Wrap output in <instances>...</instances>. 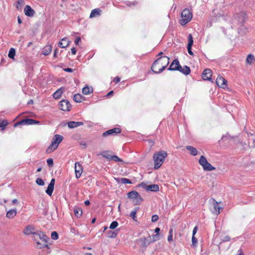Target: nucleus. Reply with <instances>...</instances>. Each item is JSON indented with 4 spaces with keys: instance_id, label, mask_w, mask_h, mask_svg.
Returning <instances> with one entry per match:
<instances>
[{
    "instance_id": "49530a36",
    "label": "nucleus",
    "mask_w": 255,
    "mask_h": 255,
    "mask_svg": "<svg viewBox=\"0 0 255 255\" xmlns=\"http://www.w3.org/2000/svg\"><path fill=\"white\" fill-rule=\"evenodd\" d=\"M148 185H147L144 182H141V183H140L138 186L139 187H141L143 189H144L145 190H146V191H147V187H148Z\"/></svg>"
},
{
    "instance_id": "6ab92c4d",
    "label": "nucleus",
    "mask_w": 255,
    "mask_h": 255,
    "mask_svg": "<svg viewBox=\"0 0 255 255\" xmlns=\"http://www.w3.org/2000/svg\"><path fill=\"white\" fill-rule=\"evenodd\" d=\"M24 13L28 16H33L34 14V10L28 5L25 6L24 9Z\"/></svg>"
},
{
    "instance_id": "338daca9",
    "label": "nucleus",
    "mask_w": 255,
    "mask_h": 255,
    "mask_svg": "<svg viewBox=\"0 0 255 255\" xmlns=\"http://www.w3.org/2000/svg\"><path fill=\"white\" fill-rule=\"evenodd\" d=\"M159 231H160V229L159 228H156L155 229V232L157 234H158V233H159Z\"/></svg>"
},
{
    "instance_id": "13d9d810",
    "label": "nucleus",
    "mask_w": 255,
    "mask_h": 255,
    "mask_svg": "<svg viewBox=\"0 0 255 255\" xmlns=\"http://www.w3.org/2000/svg\"><path fill=\"white\" fill-rule=\"evenodd\" d=\"M64 70L67 72H72L73 71V70L70 68H67L64 69Z\"/></svg>"
},
{
    "instance_id": "052dcab7",
    "label": "nucleus",
    "mask_w": 255,
    "mask_h": 255,
    "mask_svg": "<svg viewBox=\"0 0 255 255\" xmlns=\"http://www.w3.org/2000/svg\"><path fill=\"white\" fill-rule=\"evenodd\" d=\"M230 240V238L229 236L225 237V239H224V241L227 242L229 241Z\"/></svg>"
},
{
    "instance_id": "9b49d317",
    "label": "nucleus",
    "mask_w": 255,
    "mask_h": 255,
    "mask_svg": "<svg viewBox=\"0 0 255 255\" xmlns=\"http://www.w3.org/2000/svg\"><path fill=\"white\" fill-rule=\"evenodd\" d=\"M75 172L76 178L79 179L83 172V167L78 162L75 164Z\"/></svg>"
},
{
    "instance_id": "cd10ccee",
    "label": "nucleus",
    "mask_w": 255,
    "mask_h": 255,
    "mask_svg": "<svg viewBox=\"0 0 255 255\" xmlns=\"http://www.w3.org/2000/svg\"><path fill=\"white\" fill-rule=\"evenodd\" d=\"M93 89L87 86L82 89V93L84 95H88L93 92Z\"/></svg>"
},
{
    "instance_id": "7ed1b4c3",
    "label": "nucleus",
    "mask_w": 255,
    "mask_h": 255,
    "mask_svg": "<svg viewBox=\"0 0 255 255\" xmlns=\"http://www.w3.org/2000/svg\"><path fill=\"white\" fill-rule=\"evenodd\" d=\"M167 156V153L164 150H161L154 153L153 156L154 163V168L155 169H158L162 165Z\"/></svg>"
},
{
    "instance_id": "9d476101",
    "label": "nucleus",
    "mask_w": 255,
    "mask_h": 255,
    "mask_svg": "<svg viewBox=\"0 0 255 255\" xmlns=\"http://www.w3.org/2000/svg\"><path fill=\"white\" fill-rule=\"evenodd\" d=\"M122 129L119 128H115L112 129H109L103 132L102 134V136L103 137H106L108 135H115L117 133H119L121 132Z\"/></svg>"
},
{
    "instance_id": "ddd939ff",
    "label": "nucleus",
    "mask_w": 255,
    "mask_h": 255,
    "mask_svg": "<svg viewBox=\"0 0 255 255\" xmlns=\"http://www.w3.org/2000/svg\"><path fill=\"white\" fill-rule=\"evenodd\" d=\"M36 232L34 226L32 225L27 226L23 231L24 234L26 235H32L33 236H34V234H36Z\"/></svg>"
},
{
    "instance_id": "09e8293b",
    "label": "nucleus",
    "mask_w": 255,
    "mask_h": 255,
    "mask_svg": "<svg viewBox=\"0 0 255 255\" xmlns=\"http://www.w3.org/2000/svg\"><path fill=\"white\" fill-rule=\"evenodd\" d=\"M197 243V239L194 236H192V244L193 246H196Z\"/></svg>"
},
{
    "instance_id": "603ef678",
    "label": "nucleus",
    "mask_w": 255,
    "mask_h": 255,
    "mask_svg": "<svg viewBox=\"0 0 255 255\" xmlns=\"http://www.w3.org/2000/svg\"><path fill=\"white\" fill-rule=\"evenodd\" d=\"M121 79L119 77H116L113 79V82L116 84H118L120 82Z\"/></svg>"
},
{
    "instance_id": "f03ea898",
    "label": "nucleus",
    "mask_w": 255,
    "mask_h": 255,
    "mask_svg": "<svg viewBox=\"0 0 255 255\" xmlns=\"http://www.w3.org/2000/svg\"><path fill=\"white\" fill-rule=\"evenodd\" d=\"M33 239L36 244V248L42 249L45 247H48V240L49 238L41 231H37L36 234H34Z\"/></svg>"
},
{
    "instance_id": "f257e3e1",
    "label": "nucleus",
    "mask_w": 255,
    "mask_h": 255,
    "mask_svg": "<svg viewBox=\"0 0 255 255\" xmlns=\"http://www.w3.org/2000/svg\"><path fill=\"white\" fill-rule=\"evenodd\" d=\"M169 63V58L167 56H160L153 63L151 69L154 73H160L167 67Z\"/></svg>"
},
{
    "instance_id": "f704fd0d",
    "label": "nucleus",
    "mask_w": 255,
    "mask_h": 255,
    "mask_svg": "<svg viewBox=\"0 0 255 255\" xmlns=\"http://www.w3.org/2000/svg\"><path fill=\"white\" fill-rule=\"evenodd\" d=\"M137 195H138V193L135 191H132L128 193V197L129 198L134 199Z\"/></svg>"
},
{
    "instance_id": "4c0bfd02",
    "label": "nucleus",
    "mask_w": 255,
    "mask_h": 255,
    "mask_svg": "<svg viewBox=\"0 0 255 255\" xmlns=\"http://www.w3.org/2000/svg\"><path fill=\"white\" fill-rule=\"evenodd\" d=\"M15 54V50L13 48H11L8 54V57L11 59H13Z\"/></svg>"
},
{
    "instance_id": "0e129e2a",
    "label": "nucleus",
    "mask_w": 255,
    "mask_h": 255,
    "mask_svg": "<svg viewBox=\"0 0 255 255\" xmlns=\"http://www.w3.org/2000/svg\"><path fill=\"white\" fill-rule=\"evenodd\" d=\"M57 51H58V49H57L54 50V54H53L54 57H56L57 56Z\"/></svg>"
},
{
    "instance_id": "aec40b11",
    "label": "nucleus",
    "mask_w": 255,
    "mask_h": 255,
    "mask_svg": "<svg viewBox=\"0 0 255 255\" xmlns=\"http://www.w3.org/2000/svg\"><path fill=\"white\" fill-rule=\"evenodd\" d=\"M16 209L9 210L6 214V217L8 219H12L16 216Z\"/></svg>"
},
{
    "instance_id": "69168bd1",
    "label": "nucleus",
    "mask_w": 255,
    "mask_h": 255,
    "mask_svg": "<svg viewBox=\"0 0 255 255\" xmlns=\"http://www.w3.org/2000/svg\"><path fill=\"white\" fill-rule=\"evenodd\" d=\"M90 204V201L89 200H86V201H85V204L86 206L89 205Z\"/></svg>"
},
{
    "instance_id": "bb28decb",
    "label": "nucleus",
    "mask_w": 255,
    "mask_h": 255,
    "mask_svg": "<svg viewBox=\"0 0 255 255\" xmlns=\"http://www.w3.org/2000/svg\"><path fill=\"white\" fill-rule=\"evenodd\" d=\"M84 99V97L80 94H76L74 95L73 100L77 103L81 102Z\"/></svg>"
},
{
    "instance_id": "6e6552de",
    "label": "nucleus",
    "mask_w": 255,
    "mask_h": 255,
    "mask_svg": "<svg viewBox=\"0 0 255 255\" xmlns=\"http://www.w3.org/2000/svg\"><path fill=\"white\" fill-rule=\"evenodd\" d=\"M59 108L63 111H69L71 108V104L67 100H62L60 102Z\"/></svg>"
},
{
    "instance_id": "5fc2aeb1",
    "label": "nucleus",
    "mask_w": 255,
    "mask_h": 255,
    "mask_svg": "<svg viewBox=\"0 0 255 255\" xmlns=\"http://www.w3.org/2000/svg\"><path fill=\"white\" fill-rule=\"evenodd\" d=\"M103 156L104 157L106 158L107 159L111 160V157H112V155H111L109 154L108 153H106L105 154H104Z\"/></svg>"
},
{
    "instance_id": "680f3d73",
    "label": "nucleus",
    "mask_w": 255,
    "mask_h": 255,
    "mask_svg": "<svg viewBox=\"0 0 255 255\" xmlns=\"http://www.w3.org/2000/svg\"><path fill=\"white\" fill-rule=\"evenodd\" d=\"M113 93H114V92H113V91H110V92H109V93L107 94V97H110V96L113 95Z\"/></svg>"
},
{
    "instance_id": "6e6d98bb",
    "label": "nucleus",
    "mask_w": 255,
    "mask_h": 255,
    "mask_svg": "<svg viewBox=\"0 0 255 255\" xmlns=\"http://www.w3.org/2000/svg\"><path fill=\"white\" fill-rule=\"evenodd\" d=\"M197 230H198V227L197 226H195L194 229H193V235L192 236H195V235L197 233Z\"/></svg>"
},
{
    "instance_id": "a211bd4d",
    "label": "nucleus",
    "mask_w": 255,
    "mask_h": 255,
    "mask_svg": "<svg viewBox=\"0 0 255 255\" xmlns=\"http://www.w3.org/2000/svg\"><path fill=\"white\" fill-rule=\"evenodd\" d=\"M70 41L67 37L62 38L59 42L58 46L61 48H66L70 44Z\"/></svg>"
},
{
    "instance_id": "412c9836",
    "label": "nucleus",
    "mask_w": 255,
    "mask_h": 255,
    "mask_svg": "<svg viewBox=\"0 0 255 255\" xmlns=\"http://www.w3.org/2000/svg\"><path fill=\"white\" fill-rule=\"evenodd\" d=\"M83 125V123L82 122H80L71 121V122H69V123H68V126L70 128H76L77 127L82 126Z\"/></svg>"
},
{
    "instance_id": "7c9ffc66",
    "label": "nucleus",
    "mask_w": 255,
    "mask_h": 255,
    "mask_svg": "<svg viewBox=\"0 0 255 255\" xmlns=\"http://www.w3.org/2000/svg\"><path fill=\"white\" fill-rule=\"evenodd\" d=\"M180 72L185 75H188L190 73L191 70L189 67L187 66H184L182 67V70H180Z\"/></svg>"
},
{
    "instance_id": "4be33fe9",
    "label": "nucleus",
    "mask_w": 255,
    "mask_h": 255,
    "mask_svg": "<svg viewBox=\"0 0 255 255\" xmlns=\"http://www.w3.org/2000/svg\"><path fill=\"white\" fill-rule=\"evenodd\" d=\"M64 91V88H60L57 90L53 94V97L55 99H59L62 94V93Z\"/></svg>"
},
{
    "instance_id": "473e14b6",
    "label": "nucleus",
    "mask_w": 255,
    "mask_h": 255,
    "mask_svg": "<svg viewBox=\"0 0 255 255\" xmlns=\"http://www.w3.org/2000/svg\"><path fill=\"white\" fill-rule=\"evenodd\" d=\"M74 214H75V215L79 218V217H80L82 215V210L81 208H78V207H76V208H74Z\"/></svg>"
},
{
    "instance_id": "f3484780",
    "label": "nucleus",
    "mask_w": 255,
    "mask_h": 255,
    "mask_svg": "<svg viewBox=\"0 0 255 255\" xmlns=\"http://www.w3.org/2000/svg\"><path fill=\"white\" fill-rule=\"evenodd\" d=\"M180 63L179 61L177 59H174L171 63L170 67L168 68V70L170 71H176L177 69H178L179 66L180 65Z\"/></svg>"
},
{
    "instance_id": "8fccbe9b",
    "label": "nucleus",
    "mask_w": 255,
    "mask_h": 255,
    "mask_svg": "<svg viewBox=\"0 0 255 255\" xmlns=\"http://www.w3.org/2000/svg\"><path fill=\"white\" fill-rule=\"evenodd\" d=\"M158 220V216L156 215H154L151 217V221L152 222H155Z\"/></svg>"
},
{
    "instance_id": "0eeeda50",
    "label": "nucleus",
    "mask_w": 255,
    "mask_h": 255,
    "mask_svg": "<svg viewBox=\"0 0 255 255\" xmlns=\"http://www.w3.org/2000/svg\"><path fill=\"white\" fill-rule=\"evenodd\" d=\"M39 123L40 122L39 121H35L33 119H23V120L15 123L14 125V127H16L19 125H33V124H39Z\"/></svg>"
},
{
    "instance_id": "3c124183",
    "label": "nucleus",
    "mask_w": 255,
    "mask_h": 255,
    "mask_svg": "<svg viewBox=\"0 0 255 255\" xmlns=\"http://www.w3.org/2000/svg\"><path fill=\"white\" fill-rule=\"evenodd\" d=\"M47 163L49 166H52L53 164V159L52 158L47 159Z\"/></svg>"
},
{
    "instance_id": "a18cd8bd",
    "label": "nucleus",
    "mask_w": 255,
    "mask_h": 255,
    "mask_svg": "<svg viewBox=\"0 0 255 255\" xmlns=\"http://www.w3.org/2000/svg\"><path fill=\"white\" fill-rule=\"evenodd\" d=\"M51 238L53 240H57L58 239V234L56 232H53L51 233Z\"/></svg>"
},
{
    "instance_id": "c9c22d12",
    "label": "nucleus",
    "mask_w": 255,
    "mask_h": 255,
    "mask_svg": "<svg viewBox=\"0 0 255 255\" xmlns=\"http://www.w3.org/2000/svg\"><path fill=\"white\" fill-rule=\"evenodd\" d=\"M134 199L135 200V205H139L143 200L142 197L139 193L138 195H137Z\"/></svg>"
},
{
    "instance_id": "ea45409f",
    "label": "nucleus",
    "mask_w": 255,
    "mask_h": 255,
    "mask_svg": "<svg viewBox=\"0 0 255 255\" xmlns=\"http://www.w3.org/2000/svg\"><path fill=\"white\" fill-rule=\"evenodd\" d=\"M168 242H170L173 241V229H170L169 231V234L167 238Z\"/></svg>"
},
{
    "instance_id": "864d4df0",
    "label": "nucleus",
    "mask_w": 255,
    "mask_h": 255,
    "mask_svg": "<svg viewBox=\"0 0 255 255\" xmlns=\"http://www.w3.org/2000/svg\"><path fill=\"white\" fill-rule=\"evenodd\" d=\"M81 40V38L79 36L76 37L74 42L76 45H78L79 41Z\"/></svg>"
},
{
    "instance_id": "58836bf2",
    "label": "nucleus",
    "mask_w": 255,
    "mask_h": 255,
    "mask_svg": "<svg viewBox=\"0 0 255 255\" xmlns=\"http://www.w3.org/2000/svg\"><path fill=\"white\" fill-rule=\"evenodd\" d=\"M7 124L8 122L6 120H0V128H1L2 130L5 128V127L7 126Z\"/></svg>"
},
{
    "instance_id": "bf43d9fd",
    "label": "nucleus",
    "mask_w": 255,
    "mask_h": 255,
    "mask_svg": "<svg viewBox=\"0 0 255 255\" xmlns=\"http://www.w3.org/2000/svg\"><path fill=\"white\" fill-rule=\"evenodd\" d=\"M12 203L13 204H17L18 203V200L16 199H14L12 200Z\"/></svg>"
},
{
    "instance_id": "20e7f679",
    "label": "nucleus",
    "mask_w": 255,
    "mask_h": 255,
    "mask_svg": "<svg viewBox=\"0 0 255 255\" xmlns=\"http://www.w3.org/2000/svg\"><path fill=\"white\" fill-rule=\"evenodd\" d=\"M63 137L60 134H55L51 141V143L46 149V152L47 153H50L54 150L56 149L59 144L62 142Z\"/></svg>"
},
{
    "instance_id": "e2e57ef3",
    "label": "nucleus",
    "mask_w": 255,
    "mask_h": 255,
    "mask_svg": "<svg viewBox=\"0 0 255 255\" xmlns=\"http://www.w3.org/2000/svg\"><path fill=\"white\" fill-rule=\"evenodd\" d=\"M238 252H239V254L238 255H244V253L241 249L239 250Z\"/></svg>"
},
{
    "instance_id": "4d7b16f0",
    "label": "nucleus",
    "mask_w": 255,
    "mask_h": 255,
    "mask_svg": "<svg viewBox=\"0 0 255 255\" xmlns=\"http://www.w3.org/2000/svg\"><path fill=\"white\" fill-rule=\"evenodd\" d=\"M77 52V50L75 48L73 47L71 48V53L73 55H75Z\"/></svg>"
},
{
    "instance_id": "c03bdc74",
    "label": "nucleus",
    "mask_w": 255,
    "mask_h": 255,
    "mask_svg": "<svg viewBox=\"0 0 255 255\" xmlns=\"http://www.w3.org/2000/svg\"><path fill=\"white\" fill-rule=\"evenodd\" d=\"M117 234L115 231H110L108 234V237L111 238H115L116 237Z\"/></svg>"
},
{
    "instance_id": "4468645a",
    "label": "nucleus",
    "mask_w": 255,
    "mask_h": 255,
    "mask_svg": "<svg viewBox=\"0 0 255 255\" xmlns=\"http://www.w3.org/2000/svg\"><path fill=\"white\" fill-rule=\"evenodd\" d=\"M212 204L214 206V211L213 213L218 215L220 213V210H222L223 208L219 206V203L217 202L215 199H212Z\"/></svg>"
},
{
    "instance_id": "dca6fc26",
    "label": "nucleus",
    "mask_w": 255,
    "mask_h": 255,
    "mask_svg": "<svg viewBox=\"0 0 255 255\" xmlns=\"http://www.w3.org/2000/svg\"><path fill=\"white\" fill-rule=\"evenodd\" d=\"M188 43L187 45V50L188 53L193 56L194 55L193 52L191 50V47L193 44V39L191 34H189L188 36Z\"/></svg>"
},
{
    "instance_id": "a19ab883",
    "label": "nucleus",
    "mask_w": 255,
    "mask_h": 255,
    "mask_svg": "<svg viewBox=\"0 0 255 255\" xmlns=\"http://www.w3.org/2000/svg\"><path fill=\"white\" fill-rule=\"evenodd\" d=\"M121 181L122 183L125 184L131 183V182L129 179L126 178H122L121 179Z\"/></svg>"
},
{
    "instance_id": "b1692460",
    "label": "nucleus",
    "mask_w": 255,
    "mask_h": 255,
    "mask_svg": "<svg viewBox=\"0 0 255 255\" xmlns=\"http://www.w3.org/2000/svg\"><path fill=\"white\" fill-rule=\"evenodd\" d=\"M139 241L141 242V246L143 247H147L151 243L149 239H146L145 237L140 238Z\"/></svg>"
},
{
    "instance_id": "423d86ee",
    "label": "nucleus",
    "mask_w": 255,
    "mask_h": 255,
    "mask_svg": "<svg viewBox=\"0 0 255 255\" xmlns=\"http://www.w3.org/2000/svg\"><path fill=\"white\" fill-rule=\"evenodd\" d=\"M199 163L201 165L204 170L212 171L215 169L210 163L207 161V159L204 155H201L199 160Z\"/></svg>"
},
{
    "instance_id": "1a4fd4ad",
    "label": "nucleus",
    "mask_w": 255,
    "mask_h": 255,
    "mask_svg": "<svg viewBox=\"0 0 255 255\" xmlns=\"http://www.w3.org/2000/svg\"><path fill=\"white\" fill-rule=\"evenodd\" d=\"M212 71L210 69H206L204 70L202 74V77L204 80L212 81Z\"/></svg>"
},
{
    "instance_id": "c756f323",
    "label": "nucleus",
    "mask_w": 255,
    "mask_h": 255,
    "mask_svg": "<svg viewBox=\"0 0 255 255\" xmlns=\"http://www.w3.org/2000/svg\"><path fill=\"white\" fill-rule=\"evenodd\" d=\"M255 60V59L254 56L253 54H250L247 57L246 62L248 64H251Z\"/></svg>"
},
{
    "instance_id": "5701e85b",
    "label": "nucleus",
    "mask_w": 255,
    "mask_h": 255,
    "mask_svg": "<svg viewBox=\"0 0 255 255\" xmlns=\"http://www.w3.org/2000/svg\"><path fill=\"white\" fill-rule=\"evenodd\" d=\"M52 50V46L50 45H46L43 49L42 53L44 55H49Z\"/></svg>"
},
{
    "instance_id": "72a5a7b5",
    "label": "nucleus",
    "mask_w": 255,
    "mask_h": 255,
    "mask_svg": "<svg viewBox=\"0 0 255 255\" xmlns=\"http://www.w3.org/2000/svg\"><path fill=\"white\" fill-rule=\"evenodd\" d=\"M148 238L149 239L151 243L155 242L159 239V235L157 234L149 236Z\"/></svg>"
},
{
    "instance_id": "393cba45",
    "label": "nucleus",
    "mask_w": 255,
    "mask_h": 255,
    "mask_svg": "<svg viewBox=\"0 0 255 255\" xmlns=\"http://www.w3.org/2000/svg\"><path fill=\"white\" fill-rule=\"evenodd\" d=\"M186 148L189 151L190 154L193 156H195L198 153L197 150L194 148V147L190 145H187L186 146Z\"/></svg>"
},
{
    "instance_id": "39448f33",
    "label": "nucleus",
    "mask_w": 255,
    "mask_h": 255,
    "mask_svg": "<svg viewBox=\"0 0 255 255\" xmlns=\"http://www.w3.org/2000/svg\"><path fill=\"white\" fill-rule=\"evenodd\" d=\"M181 19L180 23L182 25L187 24L192 18V14L188 8L184 9L181 12Z\"/></svg>"
},
{
    "instance_id": "f8f14e48",
    "label": "nucleus",
    "mask_w": 255,
    "mask_h": 255,
    "mask_svg": "<svg viewBox=\"0 0 255 255\" xmlns=\"http://www.w3.org/2000/svg\"><path fill=\"white\" fill-rule=\"evenodd\" d=\"M216 82L219 87L222 88H224L227 85V80L220 75L217 77Z\"/></svg>"
},
{
    "instance_id": "2eb2a0df",
    "label": "nucleus",
    "mask_w": 255,
    "mask_h": 255,
    "mask_svg": "<svg viewBox=\"0 0 255 255\" xmlns=\"http://www.w3.org/2000/svg\"><path fill=\"white\" fill-rule=\"evenodd\" d=\"M55 179L52 178L50 183L49 184L48 187L46 190V193L49 196H51L53 193V191L54 189V184H55Z\"/></svg>"
},
{
    "instance_id": "774afa93",
    "label": "nucleus",
    "mask_w": 255,
    "mask_h": 255,
    "mask_svg": "<svg viewBox=\"0 0 255 255\" xmlns=\"http://www.w3.org/2000/svg\"><path fill=\"white\" fill-rule=\"evenodd\" d=\"M17 21L19 24H21L22 23V21L19 16L17 18Z\"/></svg>"
},
{
    "instance_id": "79ce46f5",
    "label": "nucleus",
    "mask_w": 255,
    "mask_h": 255,
    "mask_svg": "<svg viewBox=\"0 0 255 255\" xmlns=\"http://www.w3.org/2000/svg\"><path fill=\"white\" fill-rule=\"evenodd\" d=\"M35 182L38 185L43 186L44 185V181L40 178H37Z\"/></svg>"
},
{
    "instance_id": "c85d7f7f",
    "label": "nucleus",
    "mask_w": 255,
    "mask_h": 255,
    "mask_svg": "<svg viewBox=\"0 0 255 255\" xmlns=\"http://www.w3.org/2000/svg\"><path fill=\"white\" fill-rule=\"evenodd\" d=\"M101 11V10L98 8L94 9L92 10L90 17L91 18L100 15Z\"/></svg>"
},
{
    "instance_id": "de8ad7c7",
    "label": "nucleus",
    "mask_w": 255,
    "mask_h": 255,
    "mask_svg": "<svg viewBox=\"0 0 255 255\" xmlns=\"http://www.w3.org/2000/svg\"><path fill=\"white\" fill-rule=\"evenodd\" d=\"M111 160H113L116 161H122V160L117 155H112V156L111 157Z\"/></svg>"
},
{
    "instance_id": "37998d69",
    "label": "nucleus",
    "mask_w": 255,
    "mask_h": 255,
    "mask_svg": "<svg viewBox=\"0 0 255 255\" xmlns=\"http://www.w3.org/2000/svg\"><path fill=\"white\" fill-rule=\"evenodd\" d=\"M119 224L117 221H113L110 226L111 229H114L118 227Z\"/></svg>"
},
{
    "instance_id": "2f4dec72",
    "label": "nucleus",
    "mask_w": 255,
    "mask_h": 255,
    "mask_svg": "<svg viewBox=\"0 0 255 255\" xmlns=\"http://www.w3.org/2000/svg\"><path fill=\"white\" fill-rule=\"evenodd\" d=\"M139 210V207H136L134 209L133 211H132L130 213V217L134 220L136 221V214L137 213V212Z\"/></svg>"
},
{
    "instance_id": "a878e982",
    "label": "nucleus",
    "mask_w": 255,
    "mask_h": 255,
    "mask_svg": "<svg viewBox=\"0 0 255 255\" xmlns=\"http://www.w3.org/2000/svg\"><path fill=\"white\" fill-rule=\"evenodd\" d=\"M159 190V186L157 184L149 185L147 187V191L157 192Z\"/></svg>"
},
{
    "instance_id": "e433bc0d",
    "label": "nucleus",
    "mask_w": 255,
    "mask_h": 255,
    "mask_svg": "<svg viewBox=\"0 0 255 255\" xmlns=\"http://www.w3.org/2000/svg\"><path fill=\"white\" fill-rule=\"evenodd\" d=\"M24 1L23 0H17L16 1V7L17 9H21V8L24 5Z\"/></svg>"
}]
</instances>
